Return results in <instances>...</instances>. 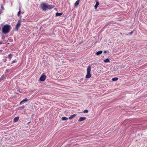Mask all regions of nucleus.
Listing matches in <instances>:
<instances>
[{
	"mask_svg": "<svg viewBox=\"0 0 147 147\" xmlns=\"http://www.w3.org/2000/svg\"><path fill=\"white\" fill-rule=\"evenodd\" d=\"M55 6L52 5H49L48 4L42 3L40 5V8L43 11H45L47 9H51L53 8Z\"/></svg>",
	"mask_w": 147,
	"mask_h": 147,
	"instance_id": "nucleus-1",
	"label": "nucleus"
},
{
	"mask_svg": "<svg viewBox=\"0 0 147 147\" xmlns=\"http://www.w3.org/2000/svg\"><path fill=\"white\" fill-rule=\"evenodd\" d=\"M11 29V26L9 24H6L4 25L2 28L3 32L5 34H7L9 32Z\"/></svg>",
	"mask_w": 147,
	"mask_h": 147,
	"instance_id": "nucleus-2",
	"label": "nucleus"
},
{
	"mask_svg": "<svg viewBox=\"0 0 147 147\" xmlns=\"http://www.w3.org/2000/svg\"><path fill=\"white\" fill-rule=\"evenodd\" d=\"M91 71V67L89 65L88 66L87 69V73L86 76V78H89L91 77V74L90 73Z\"/></svg>",
	"mask_w": 147,
	"mask_h": 147,
	"instance_id": "nucleus-3",
	"label": "nucleus"
},
{
	"mask_svg": "<svg viewBox=\"0 0 147 147\" xmlns=\"http://www.w3.org/2000/svg\"><path fill=\"white\" fill-rule=\"evenodd\" d=\"M46 78V76L45 75H42L40 78L39 80L42 81H45Z\"/></svg>",
	"mask_w": 147,
	"mask_h": 147,
	"instance_id": "nucleus-4",
	"label": "nucleus"
},
{
	"mask_svg": "<svg viewBox=\"0 0 147 147\" xmlns=\"http://www.w3.org/2000/svg\"><path fill=\"white\" fill-rule=\"evenodd\" d=\"M21 26V23L20 21H19L16 25V28L17 31H18L19 28Z\"/></svg>",
	"mask_w": 147,
	"mask_h": 147,
	"instance_id": "nucleus-5",
	"label": "nucleus"
},
{
	"mask_svg": "<svg viewBox=\"0 0 147 147\" xmlns=\"http://www.w3.org/2000/svg\"><path fill=\"white\" fill-rule=\"evenodd\" d=\"M28 101V100L27 99V98H26L24 99L23 100L21 101L20 102V105H21L24 102H26Z\"/></svg>",
	"mask_w": 147,
	"mask_h": 147,
	"instance_id": "nucleus-6",
	"label": "nucleus"
},
{
	"mask_svg": "<svg viewBox=\"0 0 147 147\" xmlns=\"http://www.w3.org/2000/svg\"><path fill=\"white\" fill-rule=\"evenodd\" d=\"M86 117H80L78 121H82L86 119Z\"/></svg>",
	"mask_w": 147,
	"mask_h": 147,
	"instance_id": "nucleus-7",
	"label": "nucleus"
},
{
	"mask_svg": "<svg viewBox=\"0 0 147 147\" xmlns=\"http://www.w3.org/2000/svg\"><path fill=\"white\" fill-rule=\"evenodd\" d=\"M80 0H77V1H76V2L74 4L75 6H77L79 5L80 2Z\"/></svg>",
	"mask_w": 147,
	"mask_h": 147,
	"instance_id": "nucleus-8",
	"label": "nucleus"
},
{
	"mask_svg": "<svg viewBox=\"0 0 147 147\" xmlns=\"http://www.w3.org/2000/svg\"><path fill=\"white\" fill-rule=\"evenodd\" d=\"M76 115V114H74L73 115H72L70 117H69V119H72L73 118L75 117Z\"/></svg>",
	"mask_w": 147,
	"mask_h": 147,
	"instance_id": "nucleus-9",
	"label": "nucleus"
},
{
	"mask_svg": "<svg viewBox=\"0 0 147 147\" xmlns=\"http://www.w3.org/2000/svg\"><path fill=\"white\" fill-rule=\"evenodd\" d=\"M19 118V117H15L13 119V121L15 122L18 121Z\"/></svg>",
	"mask_w": 147,
	"mask_h": 147,
	"instance_id": "nucleus-10",
	"label": "nucleus"
},
{
	"mask_svg": "<svg viewBox=\"0 0 147 147\" xmlns=\"http://www.w3.org/2000/svg\"><path fill=\"white\" fill-rule=\"evenodd\" d=\"M102 53V51H100L97 52L96 53V55H99L101 54Z\"/></svg>",
	"mask_w": 147,
	"mask_h": 147,
	"instance_id": "nucleus-11",
	"label": "nucleus"
},
{
	"mask_svg": "<svg viewBox=\"0 0 147 147\" xmlns=\"http://www.w3.org/2000/svg\"><path fill=\"white\" fill-rule=\"evenodd\" d=\"M103 61L105 63L109 62H110V60L109 59L107 58L106 59L104 60Z\"/></svg>",
	"mask_w": 147,
	"mask_h": 147,
	"instance_id": "nucleus-12",
	"label": "nucleus"
},
{
	"mask_svg": "<svg viewBox=\"0 0 147 147\" xmlns=\"http://www.w3.org/2000/svg\"><path fill=\"white\" fill-rule=\"evenodd\" d=\"M99 4V2H97L96 3V5L94 6V8L95 9H96V8L98 6V5Z\"/></svg>",
	"mask_w": 147,
	"mask_h": 147,
	"instance_id": "nucleus-13",
	"label": "nucleus"
},
{
	"mask_svg": "<svg viewBox=\"0 0 147 147\" xmlns=\"http://www.w3.org/2000/svg\"><path fill=\"white\" fill-rule=\"evenodd\" d=\"M62 13H61L57 12L56 13V16H60L62 14Z\"/></svg>",
	"mask_w": 147,
	"mask_h": 147,
	"instance_id": "nucleus-14",
	"label": "nucleus"
},
{
	"mask_svg": "<svg viewBox=\"0 0 147 147\" xmlns=\"http://www.w3.org/2000/svg\"><path fill=\"white\" fill-rule=\"evenodd\" d=\"M68 118L65 117H62L61 118V119L63 120H67Z\"/></svg>",
	"mask_w": 147,
	"mask_h": 147,
	"instance_id": "nucleus-15",
	"label": "nucleus"
},
{
	"mask_svg": "<svg viewBox=\"0 0 147 147\" xmlns=\"http://www.w3.org/2000/svg\"><path fill=\"white\" fill-rule=\"evenodd\" d=\"M118 78L117 77H115V78H113L112 79V80L113 81H117V80H118Z\"/></svg>",
	"mask_w": 147,
	"mask_h": 147,
	"instance_id": "nucleus-16",
	"label": "nucleus"
},
{
	"mask_svg": "<svg viewBox=\"0 0 147 147\" xmlns=\"http://www.w3.org/2000/svg\"><path fill=\"white\" fill-rule=\"evenodd\" d=\"M4 78V75H2L1 78H0V81H1V80H2Z\"/></svg>",
	"mask_w": 147,
	"mask_h": 147,
	"instance_id": "nucleus-17",
	"label": "nucleus"
},
{
	"mask_svg": "<svg viewBox=\"0 0 147 147\" xmlns=\"http://www.w3.org/2000/svg\"><path fill=\"white\" fill-rule=\"evenodd\" d=\"M20 12H21V9H20V8L19 11V12H18V16H20Z\"/></svg>",
	"mask_w": 147,
	"mask_h": 147,
	"instance_id": "nucleus-18",
	"label": "nucleus"
},
{
	"mask_svg": "<svg viewBox=\"0 0 147 147\" xmlns=\"http://www.w3.org/2000/svg\"><path fill=\"white\" fill-rule=\"evenodd\" d=\"M12 56V55L11 54H9L8 55V57L9 58H10V60L11 59V57Z\"/></svg>",
	"mask_w": 147,
	"mask_h": 147,
	"instance_id": "nucleus-19",
	"label": "nucleus"
},
{
	"mask_svg": "<svg viewBox=\"0 0 147 147\" xmlns=\"http://www.w3.org/2000/svg\"><path fill=\"white\" fill-rule=\"evenodd\" d=\"M16 62V59L15 60H14L12 61V63H15Z\"/></svg>",
	"mask_w": 147,
	"mask_h": 147,
	"instance_id": "nucleus-20",
	"label": "nucleus"
},
{
	"mask_svg": "<svg viewBox=\"0 0 147 147\" xmlns=\"http://www.w3.org/2000/svg\"><path fill=\"white\" fill-rule=\"evenodd\" d=\"M88 112V111L87 110H85L84 111V113H87Z\"/></svg>",
	"mask_w": 147,
	"mask_h": 147,
	"instance_id": "nucleus-21",
	"label": "nucleus"
},
{
	"mask_svg": "<svg viewBox=\"0 0 147 147\" xmlns=\"http://www.w3.org/2000/svg\"><path fill=\"white\" fill-rule=\"evenodd\" d=\"M133 33V31H131L130 33V35H131Z\"/></svg>",
	"mask_w": 147,
	"mask_h": 147,
	"instance_id": "nucleus-22",
	"label": "nucleus"
},
{
	"mask_svg": "<svg viewBox=\"0 0 147 147\" xmlns=\"http://www.w3.org/2000/svg\"><path fill=\"white\" fill-rule=\"evenodd\" d=\"M17 91H19V92H20V89H18Z\"/></svg>",
	"mask_w": 147,
	"mask_h": 147,
	"instance_id": "nucleus-23",
	"label": "nucleus"
},
{
	"mask_svg": "<svg viewBox=\"0 0 147 147\" xmlns=\"http://www.w3.org/2000/svg\"><path fill=\"white\" fill-rule=\"evenodd\" d=\"M107 53V51H104V53Z\"/></svg>",
	"mask_w": 147,
	"mask_h": 147,
	"instance_id": "nucleus-24",
	"label": "nucleus"
},
{
	"mask_svg": "<svg viewBox=\"0 0 147 147\" xmlns=\"http://www.w3.org/2000/svg\"><path fill=\"white\" fill-rule=\"evenodd\" d=\"M55 55L56 56H57V54H55Z\"/></svg>",
	"mask_w": 147,
	"mask_h": 147,
	"instance_id": "nucleus-25",
	"label": "nucleus"
},
{
	"mask_svg": "<svg viewBox=\"0 0 147 147\" xmlns=\"http://www.w3.org/2000/svg\"><path fill=\"white\" fill-rule=\"evenodd\" d=\"M30 123V122H29L28 123Z\"/></svg>",
	"mask_w": 147,
	"mask_h": 147,
	"instance_id": "nucleus-26",
	"label": "nucleus"
}]
</instances>
